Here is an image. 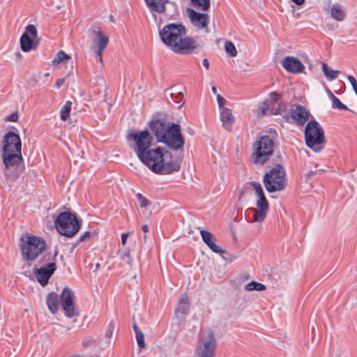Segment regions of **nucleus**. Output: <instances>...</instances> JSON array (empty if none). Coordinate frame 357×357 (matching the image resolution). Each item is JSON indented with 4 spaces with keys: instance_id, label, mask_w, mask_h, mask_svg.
<instances>
[{
    "instance_id": "f257e3e1",
    "label": "nucleus",
    "mask_w": 357,
    "mask_h": 357,
    "mask_svg": "<svg viewBox=\"0 0 357 357\" xmlns=\"http://www.w3.org/2000/svg\"><path fill=\"white\" fill-rule=\"evenodd\" d=\"M1 158L4 165V176L7 181L14 182L24 170L22 161V142L18 134L6 132L1 141Z\"/></svg>"
},
{
    "instance_id": "f03ea898",
    "label": "nucleus",
    "mask_w": 357,
    "mask_h": 357,
    "mask_svg": "<svg viewBox=\"0 0 357 357\" xmlns=\"http://www.w3.org/2000/svg\"><path fill=\"white\" fill-rule=\"evenodd\" d=\"M185 34V27L175 24H168L160 31L163 43L174 53L181 55L190 54L197 47L196 41Z\"/></svg>"
},
{
    "instance_id": "7ed1b4c3",
    "label": "nucleus",
    "mask_w": 357,
    "mask_h": 357,
    "mask_svg": "<svg viewBox=\"0 0 357 357\" xmlns=\"http://www.w3.org/2000/svg\"><path fill=\"white\" fill-rule=\"evenodd\" d=\"M128 142L133 141L130 147L139 160L153 173L156 174V148H153V137L147 130H129L126 135Z\"/></svg>"
},
{
    "instance_id": "20e7f679",
    "label": "nucleus",
    "mask_w": 357,
    "mask_h": 357,
    "mask_svg": "<svg viewBox=\"0 0 357 357\" xmlns=\"http://www.w3.org/2000/svg\"><path fill=\"white\" fill-rule=\"evenodd\" d=\"M158 142L165 144L173 151L183 150L185 139L179 124L172 121L169 115H160L158 118Z\"/></svg>"
},
{
    "instance_id": "39448f33",
    "label": "nucleus",
    "mask_w": 357,
    "mask_h": 357,
    "mask_svg": "<svg viewBox=\"0 0 357 357\" xmlns=\"http://www.w3.org/2000/svg\"><path fill=\"white\" fill-rule=\"evenodd\" d=\"M250 185L254 190V203L250 210L252 213L251 222L261 225L269 211V202L265 196L263 188L259 183L252 182Z\"/></svg>"
},
{
    "instance_id": "423d86ee",
    "label": "nucleus",
    "mask_w": 357,
    "mask_h": 357,
    "mask_svg": "<svg viewBox=\"0 0 357 357\" xmlns=\"http://www.w3.org/2000/svg\"><path fill=\"white\" fill-rule=\"evenodd\" d=\"M54 224L55 228L61 235L71 238L79 231L82 220H79L75 213L64 211L58 215Z\"/></svg>"
},
{
    "instance_id": "0eeeda50",
    "label": "nucleus",
    "mask_w": 357,
    "mask_h": 357,
    "mask_svg": "<svg viewBox=\"0 0 357 357\" xmlns=\"http://www.w3.org/2000/svg\"><path fill=\"white\" fill-rule=\"evenodd\" d=\"M263 182L266 190L270 193L284 190L287 184L284 167L277 165L271 168L264 176Z\"/></svg>"
},
{
    "instance_id": "6e6552de",
    "label": "nucleus",
    "mask_w": 357,
    "mask_h": 357,
    "mask_svg": "<svg viewBox=\"0 0 357 357\" xmlns=\"http://www.w3.org/2000/svg\"><path fill=\"white\" fill-rule=\"evenodd\" d=\"M20 247L23 259L33 261L45 249L46 243L40 237L25 235L20 238Z\"/></svg>"
},
{
    "instance_id": "1a4fd4ad",
    "label": "nucleus",
    "mask_w": 357,
    "mask_h": 357,
    "mask_svg": "<svg viewBox=\"0 0 357 357\" xmlns=\"http://www.w3.org/2000/svg\"><path fill=\"white\" fill-rule=\"evenodd\" d=\"M305 139L308 148L314 152H319L325 144L324 131L316 121H309L305 128Z\"/></svg>"
},
{
    "instance_id": "9d476101",
    "label": "nucleus",
    "mask_w": 357,
    "mask_h": 357,
    "mask_svg": "<svg viewBox=\"0 0 357 357\" xmlns=\"http://www.w3.org/2000/svg\"><path fill=\"white\" fill-rule=\"evenodd\" d=\"M181 168V161L169 149L158 147V174L162 175L177 172Z\"/></svg>"
},
{
    "instance_id": "9b49d317",
    "label": "nucleus",
    "mask_w": 357,
    "mask_h": 357,
    "mask_svg": "<svg viewBox=\"0 0 357 357\" xmlns=\"http://www.w3.org/2000/svg\"><path fill=\"white\" fill-rule=\"evenodd\" d=\"M273 152V139L268 135H264L253 145L252 161L256 165H263L269 160Z\"/></svg>"
},
{
    "instance_id": "f8f14e48",
    "label": "nucleus",
    "mask_w": 357,
    "mask_h": 357,
    "mask_svg": "<svg viewBox=\"0 0 357 357\" xmlns=\"http://www.w3.org/2000/svg\"><path fill=\"white\" fill-rule=\"evenodd\" d=\"M216 346L217 342L213 331L206 329L200 335L196 353L198 357H214Z\"/></svg>"
},
{
    "instance_id": "ddd939ff",
    "label": "nucleus",
    "mask_w": 357,
    "mask_h": 357,
    "mask_svg": "<svg viewBox=\"0 0 357 357\" xmlns=\"http://www.w3.org/2000/svg\"><path fill=\"white\" fill-rule=\"evenodd\" d=\"M161 98L169 105L177 104L178 109H181L185 103L183 92L176 85L164 89L161 93Z\"/></svg>"
},
{
    "instance_id": "4468645a",
    "label": "nucleus",
    "mask_w": 357,
    "mask_h": 357,
    "mask_svg": "<svg viewBox=\"0 0 357 357\" xmlns=\"http://www.w3.org/2000/svg\"><path fill=\"white\" fill-rule=\"evenodd\" d=\"M56 263L50 262L39 268H35L33 273L37 281L44 287L48 283L50 278L56 271Z\"/></svg>"
},
{
    "instance_id": "2eb2a0df",
    "label": "nucleus",
    "mask_w": 357,
    "mask_h": 357,
    "mask_svg": "<svg viewBox=\"0 0 357 357\" xmlns=\"http://www.w3.org/2000/svg\"><path fill=\"white\" fill-rule=\"evenodd\" d=\"M187 13L193 26L197 29H204L206 32L208 31L209 15L208 14L201 13L192 9H188Z\"/></svg>"
},
{
    "instance_id": "dca6fc26",
    "label": "nucleus",
    "mask_w": 357,
    "mask_h": 357,
    "mask_svg": "<svg viewBox=\"0 0 357 357\" xmlns=\"http://www.w3.org/2000/svg\"><path fill=\"white\" fill-rule=\"evenodd\" d=\"M75 296L69 287H64L60 295V303L65 312H74Z\"/></svg>"
},
{
    "instance_id": "f3484780",
    "label": "nucleus",
    "mask_w": 357,
    "mask_h": 357,
    "mask_svg": "<svg viewBox=\"0 0 357 357\" xmlns=\"http://www.w3.org/2000/svg\"><path fill=\"white\" fill-rule=\"evenodd\" d=\"M93 34L95 36L93 43L96 45V54L98 56L99 61L102 62L103 50L107 47L109 43V38L101 30H94Z\"/></svg>"
},
{
    "instance_id": "a211bd4d",
    "label": "nucleus",
    "mask_w": 357,
    "mask_h": 357,
    "mask_svg": "<svg viewBox=\"0 0 357 357\" xmlns=\"http://www.w3.org/2000/svg\"><path fill=\"white\" fill-rule=\"evenodd\" d=\"M282 67L291 73H301L305 69V66L299 59L293 56H287L281 61Z\"/></svg>"
},
{
    "instance_id": "6ab92c4d",
    "label": "nucleus",
    "mask_w": 357,
    "mask_h": 357,
    "mask_svg": "<svg viewBox=\"0 0 357 357\" xmlns=\"http://www.w3.org/2000/svg\"><path fill=\"white\" fill-rule=\"evenodd\" d=\"M200 234L203 241L210 248L211 250L219 254L224 253V250L221 248V247L215 243V238L211 232L206 230H201Z\"/></svg>"
},
{
    "instance_id": "aec40b11",
    "label": "nucleus",
    "mask_w": 357,
    "mask_h": 357,
    "mask_svg": "<svg viewBox=\"0 0 357 357\" xmlns=\"http://www.w3.org/2000/svg\"><path fill=\"white\" fill-rule=\"evenodd\" d=\"M219 118L222 126L227 129L229 128L236 120L235 115L229 107L219 111Z\"/></svg>"
},
{
    "instance_id": "412c9836",
    "label": "nucleus",
    "mask_w": 357,
    "mask_h": 357,
    "mask_svg": "<svg viewBox=\"0 0 357 357\" xmlns=\"http://www.w3.org/2000/svg\"><path fill=\"white\" fill-rule=\"evenodd\" d=\"M291 116L298 124H303L309 118V113L305 107L297 106L291 112Z\"/></svg>"
},
{
    "instance_id": "4be33fe9",
    "label": "nucleus",
    "mask_w": 357,
    "mask_h": 357,
    "mask_svg": "<svg viewBox=\"0 0 357 357\" xmlns=\"http://www.w3.org/2000/svg\"><path fill=\"white\" fill-rule=\"evenodd\" d=\"M46 303L51 312H56L61 305L60 296L55 292H50L47 296Z\"/></svg>"
},
{
    "instance_id": "5701e85b",
    "label": "nucleus",
    "mask_w": 357,
    "mask_h": 357,
    "mask_svg": "<svg viewBox=\"0 0 357 357\" xmlns=\"http://www.w3.org/2000/svg\"><path fill=\"white\" fill-rule=\"evenodd\" d=\"M20 43L21 50L24 52H29L35 48L33 40L26 33H24L21 36Z\"/></svg>"
},
{
    "instance_id": "b1692460",
    "label": "nucleus",
    "mask_w": 357,
    "mask_h": 357,
    "mask_svg": "<svg viewBox=\"0 0 357 357\" xmlns=\"http://www.w3.org/2000/svg\"><path fill=\"white\" fill-rule=\"evenodd\" d=\"M270 114L273 115H282L284 118L288 117V111L285 105L279 102L275 105H271Z\"/></svg>"
},
{
    "instance_id": "393cba45",
    "label": "nucleus",
    "mask_w": 357,
    "mask_h": 357,
    "mask_svg": "<svg viewBox=\"0 0 357 357\" xmlns=\"http://www.w3.org/2000/svg\"><path fill=\"white\" fill-rule=\"evenodd\" d=\"M244 289L247 291H264L266 289V287L262 283L251 281L245 285Z\"/></svg>"
},
{
    "instance_id": "a878e982",
    "label": "nucleus",
    "mask_w": 357,
    "mask_h": 357,
    "mask_svg": "<svg viewBox=\"0 0 357 357\" xmlns=\"http://www.w3.org/2000/svg\"><path fill=\"white\" fill-rule=\"evenodd\" d=\"M321 68L324 75L328 80H333L335 79L340 74L338 70H333L325 63L321 64Z\"/></svg>"
},
{
    "instance_id": "bb28decb",
    "label": "nucleus",
    "mask_w": 357,
    "mask_h": 357,
    "mask_svg": "<svg viewBox=\"0 0 357 357\" xmlns=\"http://www.w3.org/2000/svg\"><path fill=\"white\" fill-rule=\"evenodd\" d=\"M332 17L337 21H342L344 19L345 14L342 8L338 5H334L331 9Z\"/></svg>"
},
{
    "instance_id": "cd10ccee",
    "label": "nucleus",
    "mask_w": 357,
    "mask_h": 357,
    "mask_svg": "<svg viewBox=\"0 0 357 357\" xmlns=\"http://www.w3.org/2000/svg\"><path fill=\"white\" fill-rule=\"evenodd\" d=\"M71 106L72 102L67 101L65 105L61 107L60 111V117L63 121H66L69 116L71 112Z\"/></svg>"
},
{
    "instance_id": "c85d7f7f",
    "label": "nucleus",
    "mask_w": 357,
    "mask_h": 357,
    "mask_svg": "<svg viewBox=\"0 0 357 357\" xmlns=\"http://www.w3.org/2000/svg\"><path fill=\"white\" fill-rule=\"evenodd\" d=\"M271 105L265 100L259 104L257 109V114L258 116H262L268 113H270Z\"/></svg>"
},
{
    "instance_id": "c756f323",
    "label": "nucleus",
    "mask_w": 357,
    "mask_h": 357,
    "mask_svg": "<svg viewBox=\"0 0 357 357\" xmlns=\"http://www.w3.org/2000/svg\"><path fill=\"white\" fill-rule=\"evenodd\" d=\"M194 6L203 10L206 11L210 7V0H191Z\"/></svg>"
},
{
    "instance_id": "7c9ffc66",
    "label": "nucleus",
    "mask_w": 357,
    "mask_h": 357,
    "mask_svg": "<svg viewBox=\"0 0 357 357\" xmlns=\"http://www.w3.org/2000/svg\"><path fill=\"white\" fill-rule=\"evenodd\" d=\"M327 92L332 99L333 107L337 108L339 109H344V110L348 109L347 107L345 105H344L343 103H342L341 101L337 97H335L334 96V94L331 92V91L328 89Z\"/></svg>"
},
{
    "instance_id": "2f4dec72",
    "label": "nucleus",
    "mask_w": 357,
    "mask_h": 357,
    "mask_svg": "<svg viewBox=\"0 0 357 357\" xmlns=\"http://www.w3.org/2000/svg\"><path fill=\"white\" fill-rule=\"evenodd\" d=\"M70 56L63 50H60L52 60V66H56L64 60H68Z\"/></svg>"
},
{
    "instance_id": "473e14b6",
    "label": "nucleus",
    "mask_w": 357,
    "mask_h": 357,
    "mask_svg": "<svg viewBox=\"0 0 357 357\" xmlns=\"http://www.w3.org/2000/svg\"><path fill=\"white\" fill-rule=\"evenodd\" d=\"M225 49L229 56L234 57L237 55V50L232 42L226 41L225 43Z\"/></svg>"
},
{
    "instance_id": "72a5a7b5",
    "label": "nucleus",
    "mask_w": 357,
    "mask_h": 357,
    "mask_svg": "<svg viewBox=\"0 0 357 357\" xmlns=\"http://www.w3.org/2000/svg\"><path fill=\"white\" fill-rule=\"evenodd\" d=\"M98 343V339L93 336H88L83 339L82 344L84 347L87 348L91 345H97Z\"/></svg>"
},
{
    "instance_id": "f704fd0d",
    "label": "nucleus",
    "mask_w": 357,
    "mask_h": 357,
    "mask_svg": "<svg viewBox=\"0 0 357 357\" xmlns=\"http://www.w3.org/2000/svg\"><path fill=\"white\" fill-rule=\"evenodd\" d=\"M142 230L144 232V242L145 243H149L151 241L152 237L154 236L153 233L151 234V235H149V227L148 225H143L142 226Z\"/></svg>"
},
{
    "instance_id": "c9c22d12",
    "label": "nucleus",
    "mask_w": 357,
    "mask_h": 357,
    "mask_svg": "<svg viewBox=\"0 0 357 357\" xmlns=\"http://www.w3.org/2000/svg\"><path fill=\"white\" fill-rule=\"evenodd\" d=\"M146 5L152 13L154 19H156V0H144Z\"/></svg>"
},
{
    "instance_id": "e433bc0d",
    "label": "nucleus",
    "mask_w": 357,
    "mask_h": 357,
    "mask_svg": "<svg viewBox=\"0 0 357 357\" xmlns=\"http://www.w3.org/2000/svg\"><path fill=\"white\" fill-rule=\"evenodd\" d=\"M136 198L139 201V206L141 208H146L149 205L151 204V202H149V200H148L141 193H137Z\"/></svg>"
},
{
    "instance_id": "4c0bfd02",
    "label": "nucleus",
    "mask_w": 357,
    "mask_h": 357,
    "mask_svg": "<svg viewBox=\"0 0 357 357\" xmlns=\"http://www.w3.org/2000/svg\"><path fill=\"white\" fill-rule=\"evenodd\" d=\"M216 100L218 102L219 111L223 109L228 108L227 107H226L227 100L220 94H216Z\"/></svg>"
},
{
    "instance_id": "58836bf2",
    "label": "nucleus",
    "mask_w": 357,
    "mask_h": 357,
    "mask_svg": "<svg viewBox=\"0 0 357 357\" xmlns=\"http://www.w3.org/2000/svg\"><path fill=\"white\" fill-rule=\"evenodd\" d=\"M115 328V323L114 321H111L107 326L106 331L105 333V337L106 338L110 339L112 336L114 330Z\"/></svg>"
},
{
    "instance_id": "ea45409f",
    "label": "nucleus",
    "mask_w": 357,
    "mask_h": 357,
    "mask_svg": "<svg viewBox=\"0 0 357 357\" xmlns=\"http://www.w3.org/2000/svg\"><path fill=\"white\" fill-rule=\"evenodd\" d=\"M135 337L138 347L141 349L144 348L145 347V342L143 333L140 331L135 333Z\"/></svg>"
},
{
    "instance_id": "a19ab883",
    "label": "nucleus",
    "mask_w": 357,
    "mask_h": 357,
    "mask_svg": "<svg viewBox=\"0 0 357 357\" xmlns=\"http://www.w3.org/2000/svg\"><path fill=\"white\" fill-rule=\"evenodd\" d=\"M26 32L27 34H30L33 38L37 37V30L34 25L29 24L26 26Z\"/></svg>"
},
{
    "instance_id": "79ce46f5",
    "label": "nucleus",
    "mask_w": 357,
    "mask_h": 357,
    "mask_svg": "<svg viewBox=\"0 0 357 357\" xmlns=\"http://www.w3.org/2000/svg\"><path fill=\"white\" fill-rule=\"evenodd\" d=\"M121 259L126 261L130 266L132 265V259L129 250H125L121 256Z\"/></svg>"
},
{
    "instance_id": "37998d69",
    "label": "nucleus",
    "mask_w": 357,
    "mask_h": 357,
    "mask_svg": "<svg viewBox=\"0 0 357 357\" xmlns=\"http://www.w3.org/2000/svg\"><path fill=\"white\" fill-rule=\"evenodd\" d=\"M280 94L276 93V92H272L270 93L269 95V98H270V100H271V105H275L277 103H279V102H278L280 99Z\"/></svg>"
},
{
    "instance_id": "c03bdc74",
    "label": "nucleus",
    "mask_w": 357,
    "mask_h": 357,
    "mask_svg": "<svg viewBox=\"0 0 357 357\" xmlns=\"http://www.w3.org/2000/svg\"><path fill=\"white\" fill-rule=\"evenodd\" d=\"M168 2V0H158V13L165 11V5Z\"/></svg>"
},
{
    "instance_id": "a18cd8bd",
    "label": "nucleus",
    "mask_w": 357,
    "mask_h": 357,
    "mask_svg": "<svg viewBox=\"0 0 357 357\" xmlns=\"http://www.w3.org/2000/svg\"><path fill=\"white\" fill-rule=\"evenodd\" d=\"M18 119V114L17 112H13L11 114L7 116L5 119L6 121L16 122Z\"/></svg>"
},
{
    "instance_id": "49530a36",
    "label": "nucleus",
    "mask_w": 357,
    "mask_h": 357,
    "mask_svg": "<svg viewBox=\"0 0 357 357\" xmlns=\"http://www.w3.org/2000/svg\"><path fill=\"white\" fill-rule=\"evenodd\" d=\"M347 78H348L349 83L352 86V88L354 90V91H357V82H356L355 77L352 75H349Z\"/></svg>"
},
{
    "instance_id": "de8ad7c7",
    "label": "nucleus",
    "mask_w": 357,
    "mask_h": 357,
    "mask_svg": "<svg viewBox=\"0 0 357 357\" xmlns=\"http://www.w3.org/2000/svg\"><path fill=\"white\" fill-rule=\"evenodd\" d=\"M91 235V232L90 231H85L84 234H82L78 241H77V243L82 242V241H85L86 239H88Z\"/></svg>"
},
{
    "instance_id": "09e8293b",
    "label": "nucleus",
    "mask_w": 357,
    "mask_h": 357,
    "mask_svg": "<svg viewBox=\"0 0 357 357\" xmlns=\"http://www.w3.org/2000/svg\"><path fill=\"white\" fill-rule=\"evenodd\" d=\"M132 328L135 331V333H137L138 332L142 331L136 323V321L135 319V316L132 317Z\"/></svg>"
},
{
    "instance_id": "8fccbe9b",
    "label": "nucleus",
    "mask_w": 357,
    "mask_h": 357,
    "mask_svg": "<svg viewBox=\"0 0 357 357\" xmlns=\"http://www.w3.org/2000/svg\"><path fill=\"white\" fill-rule=\"evenodd\" d=\"M150 128L156 135V119H152L150 122Z\"/></svg>"
},
{
    "instance_id": "3c124183",
    "label": "nucleus",
    "mask_w": 357,
    "mask_h": 357,
    "mask_svg": "<svg viewBox=\"0 0 357 357\" xmlns=\"http://www.w3.org/2000/svg\"><path fill=\"white\" fill-rule=\"evenodd\" d=\"M180 305L184 309L185 306L188 305V301L186 298H182L179 301Z\"/></svg>"
},
{
    "instance_id": "603ef678",
    "label": "nucleus",
    "mask_w": 357,
    "mask_h": 357,
    "mask_svg": "<svg viewBox=\"0 0 357 357\" xmlns=\"http://www.w3.org/2000/svg\"><path fill=\"white\" fill-rule=\"evenodd\" d=\"M128 236H129V233H123V234H122V235H121V243H122V244L123 245H126Z\"/></svg>"
},
{
    "instance_id": "864d4df0",
    "label": "nucleus",
    "mask_w": 357,
    "mask_h": 357,
    "mask_svg": "<svg viewBox=\"0 0 357 357\" xmlns=\"http://www.w3.org/2000/svg\"><path fill=\"white\" fill-rule=\"evenodd\" d=\"M65 82V79L64 78H60V79H58L56 81V86L57 88H60L64 83Z\"/></svg>"
},
{
    "instance_id": "5fc2aeb1",
    "label": "nucleus",
    "mask_w": 357,
    "mask_h": 357,
    "mask_svg": "<svg viewBox=\"0 0 357 357\" xmlns=\"http://www.w3.org/2000/svg\"><path fill=\"white\" fill-rule=\"evenodd\" d=\"M292 2H294L297 6H301L304 3L305 0H291Z\"/></svg>"
},
{
    "instance_id": "6e6d98bb",
    "label": "nucleus",
    "mask_w": 357,
    "mask_h": 357,
    "mask_svg": "<svg viewBox=\"0 0 357 357\" xmlns=\"http://www.w3.org/2000/svg\"><path fill=\"white\" fill-rule=\"evenodd\" d=\"M65 316L68 318L73 319L75 317H77L79 315V314H64Z\"/></svg>"
},
{
    "instance_id": "4d7b16f0",
    "label": "nucleus",
    "mask_w": 357,
    "mask_h": 357,
    "mask_svg": "<svg viewBox=\"0 0 357 357\" xmlns=\"http://www.w3.org/2000/svg\"><path fill=\"white\" fill-rule=\"evenodd\" d=\"M203 65H204V66L206 69H208V67H209V63H208V60H207L206 59H204L203 60Z\"/></svg>"
},
{
    "instance_id": "13d9d810",
    "label": "nucleus",
    "mask_w": 357,
    "mask_h": 357,
    "mask_svg": "<svg viewBox=\"0 0 357 357\" xmlns=\"http://www.w3.org/2000/svg\"><path fill=\"white\" fill-rule=\"evenodd\" d=\"M211 91H212V92H213L214 94H215V95H216V94H218V93H217V89H216V87H215V86H212V88H211Z\"/></svg>"
},
{
    "instance_id": "bf43d9fd",
    "label": "nucleus",
    "mask_w": 357,
    "mask_h": 357,
    "mask_svg": "<svg viewBox=\"0 0 357 357\" xmlns=\"http://www.w3.org/2000/svg\"><path fill=\"white\" fill-rule=\"evenodd\" d=\"M16 56H17V59H18L20 61L22 59V56L21 53L17 52V53L16 54Z\"/></svg>"
},
{
    "instance_id": "052dcab7",
    "label": "nucleus",
    "mask_w": 357,
    "mask_h": 357,
    "mask_svg": "<svg viewBox=\"0 0 357 357\" xmlns=\"http://www.w3.org/2000/svg\"><path fill=\"white\" fill-rule=\"evenodd\" d=\"M58 253H59L58 250H56L54 253V258H55L57 256Z\"/></svg>"
},
{
    "instance_id": "680f3d73",
    "label": "nucleus",
    "mask_w": 357,
    "mask_h": 357,
    "mask_svg": "<svg viewBox=\"0 0 357 357\" xmlns=\"http://www.w3.org/2000/svg\"><path fill=\"white\" fill-rule=\"evenodd\" d=\"M312 174V172H308V173L306 174V176L308 178V177H310V176H311V174Z\"/></svg>"
},
{
    "instance_id": "e2e57ef3",
    "label": "nucleus",
    "mask_w": 357,
    "mask_h": 357,
    "mask_svg": "<svg viewBox=\"0 0 357 357\" xmlns=\"http://www.w3.org/2000/svg\"><path fill=\"white\" fill-rule=\"evenodd\" d=\"M109 18H110V20H112V22L114 21V19H113V16H112V15H111Z\"/></svg>"
},
{
    "instance_id": "0e129e2a",
    "label": "nucleus",
    "mask_w": 357,
    "mask_h": 357,
    "mask_svg": "<svg viewBox=\"0 0 357 357\" xmlns=\"http://www.w3.org/2000/svg\"><path fill=\"white\" fill-rule=\"evenodd\" d=\"M98 266H99V264H96V268H98Z\"/></svg>"
},
{
    "instance_id": "69168bd1",
    "label": "nucleus",
    "mask_w": 357,
    "mask_h": 357,
    "mask_svg": "<svg viewBox=\"0 0 357 357\" xmlns=\"http://www.w3.org/2000/svg\"><path fill=\"white\" fill-rule=\"evenodd\" d=\"M355 93H356V96H357V91H355Z\"/></svg>"
}]
</instances>
